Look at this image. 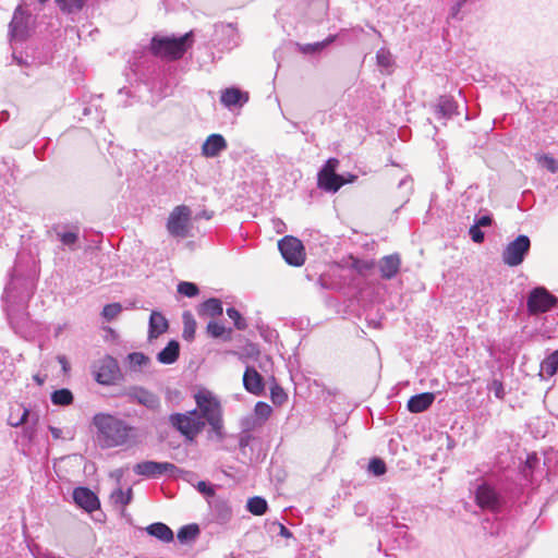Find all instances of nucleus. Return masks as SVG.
Returning a JSON list of instances; mask_svg holds the SVG:
<instances>
[{
	"label": "nucleus",
	"instance_id": "nucleus-1",
	"mask_svg": "<svg viewBox=\"0 0 558 558\" xmlns=\"http://www.w3.org/2000/svg\"><path fill=\"white\" fill-rule=\"evenodd\" d=\"M96 428V441L102 449L123 446L134 435V428L124 421L107 413H97L93 417Z\"/></svg>",
	"mask_w": 558,
	"mask_h": 558
},
{
	"label": "nucleus",
	"instance_id": "nucleus-2",
	"mask_svg": "<svg viewBox=\"0 0 558 558\" xmlns=\"http://www.w3.org/2000/svg\"><path fill=\"white\" fill-rule=\"evenodd\" d=\"M197 414L209 425V437L218 441L225 438L222 407L219 399L208 389L202 388L194 395Z\"/></svg>",
	"mask_w": 558,
	"mask_h": 558
},
{
	"label": "nucleus",
	"instance_id": "nucleus-3",
	"mask_svg": "<svg viewBox=\"0 0 558 558\" xmlns=\"http://www.w3.org/2000/svg\"><path fill=\"white\" fill-rule=\"evenodd\" d=\"M194 43V31L183 35H155L150 40V51L154 56L175 61L181 59L192 48Z\"/></svg>",
	"mask_w": 558,
	"mask_h": 558
},
{
	"label": "nucleus",
	"instance_id": "nucleus-4",
	"mask_svg": "<svg viewBox=\"0 0 558 558\" xmlns=\"http://www.w3.org/2000/svg\"><path fill=\"white\" fill-rule=\"evenodd\" d=\"M169 423L189 442L194 441L196 436L205 428V421L198 417L197 409L185 413H171Z\"/></svg>",
	"mask_w": 558,
	"mask_h": 558
},
{
	"label": "nucleus",
	"instance_id": "nucleus-5",
	"mask_svg": "<svg viewBox=\"0 0 558 558\" xmlns=\"http://www.w3.org/2000/svg\"><path fill=\"white\" fill-rule=\"evenodd\" d=\"M475 502L481 509L488 510L495 515L502 514L508 508L505 496L486 482L476 487Z\"/></svg>",
	"mask_w": 558,
	"mask_h": 558
},
{
	"label": "nucleus",
	"instance_id": "nucleus-6",
	"mask_svg": "<svg viewBox=\"0 0 558 558\" xmlns=\"http://www.w3.org/2000/svg\"><path fill=\"white\" fill-rule=\"evenodd\" d=\"M557 306L558 298L543 286L531 289L526 296V311L532 316L547 313Z\"/></svg>",
	"mask_w": 558,
	"mask_h": 558
},
{
	"label": "nucleus",
	"instance_id": "nucleus-7",
	"mask_svg": "<svg viewBox=\"0 0 558 558\" xmlns=\"http://www.w3.org/2000/svg\"><path fill=\"white\" fill-rule=\"evenodd\" d=\"M531 250V239L526 234H519L510 241L501 253V259L509 267L521 265Z\"/></svg>",
	"mask_w": 558,
	"mask_h": 558
},
{
	"label": "nucleus",
	"instance_id": "nucleus-8",
	"mask_svg": "<svg viewBox=\"0 0 558 558\" xmlns=\"http://www.w3.org/2000/svg\"><path fill=\"white\" fill-rule=\"evenodd\" d=\"M278 250L290 266L300 267L305 262V247L302 241L293 235H286L279 240Z\"/></svg>",
	"mask_w": 558,
	"mask_h": 558
},
{
	"label": "nucleus",
	"instance_id": "nucleus-9",
	"mask_svg": "<svg viewBox=\"0 0 558 558\" xmlns=\"http://www.w3.org/2000/svg\"><path fill=\"white\" fill-rule=\"evenodd\" d=\"M191 209L185 205L177 206L169 215L167 230L173 238L184 239L189 235Z\"/></svg>",
	"mask_w": 558,
	"mask_h": 558
},
{
	"label": "nucleus",
	"instance_id": "nucleus-10",
	"mask_svg": "<svg viewBox=\"0 0 558 558\" xmlns=\"http://www.w3.org/2000/svg\"><path fill=\"white\" fill-rule=\"evenodd\" d=\"M210 43L220 51L232 50L239 45L238 31L232 24H216Z\"/></svg>",
	"mask_w": 558,
	"mask_h": 558
},
{
	"label": "nucleus",
	"instance_id": "nucleus-11",
	"mask_svg": "<svg viewBox=\"0 0 558 558\" xmlns=\"http://www.w3.org/2000/svg\"><path fill=\"white\" fill-rule=\"evenodd\" d=\"M29 20L31 14L23 10L22 5H19L15 9L12 21L9 25V35L11 39L23 40L27 37L29 32Z\"/></svg>",
	"mask_w": 558,
	"mask_h": 558
},
{
	"label": "nucleus",
	"instance_id": "nucleus-12",
	"mask_svg": "<svg viewBox=\"0 0 558 558\" xmlns=\"http://www.w3.org/2000/svg\"><path fill=\"white\" fill-rule=\"evenodd\" d=\"M95 379L101 385L112 384L119 376L117 361L107 356L99 361L94 371Z\"/></svg>",
	"mask_w": 558,
	"mask_h": 558
},
{
	"label": "nucleus",
	"instance_id": "nucleus-13",
	"mask_svg": "<svg viewBox=\"0 0 558 558\" xmlns=\"http://www.w3.org/2000/svg\"><path fill=\"white\" fill-rule=\"evenodd\" d=\"M175 471L177 466L171 462L142 461V477L155 480L163 476L172 477Z\"/></svg>",
	"mask_w": 558,
	"mask_h": 558
},
{
	"label": "nucleus",
	"instance_id": "nucleus-14",
	"mask_svg": "<svg viewBox=\"0 0 558 558\" xmlns=\"http://www.w3.org/2000/svg\"><path fill=\"white\" fill-rule=\"evenodd\" d=\"M169 329V320L157 310H153L148 318L147 341L153 343Z\"/></svg>",
	"mask_w": 558,
	"mask_h": 558
},
{
	"label": "nucleus",
	"instance_id": "nucleus-15",
	"mask_svg": "<svg viewBox=\"0 0 558 558\" xmlns=\"http://www.w3.org/2000/svg\"><path fill=\"white\" fill-rule=\"evenodd\" d=\"M74 502L86 512H93L100 506L99 499L94 492L87 487H76L73 490Z\"/></svg>",
	"mask_w": 558,
	"mask_h": 558
},
{
	"label": "nucleus",
	"instance_id": "nucleus-16",
	"mask_svg": "<svg viewBox=\"0 0 558 558\" xmlns=\"http://www.w3.org/2000/svg\"><path fill=\"white\" fill-rule=\"evenodd\" d=\"M248 101V94L235 86L221 90L220 102L228 109L241 108Z\"/></svg>",
	"mask_w": 558,
	"mask_h": 558
},
{
	"label": "nucleus",
	"instance_id": "nucleus-17",
	"mask_svg": "<svg viewBox=\"0 0 558 558\" xmlns=\"http://www.w3.org/2000/svg\"><path fill=\"white\" fill-rule=\"evenodd\" d=\"M243 386L252 395L259 396L265 390L263 376L253 366H246L243 374Z\"/></svg>",
	"mask_w": 558,
	"mask_h": 558
},
{
	"label": "nucleus",
	"instance_id": "nucleus-18",
	"mask_svg": "<svg viewBox=\"0 0 558 558\" xmlns=\"http://www.w3.org/2000/svg\"><path fill=\"white\" fill-rule=\"evenodd\" d=\"M401 267V258L398 253L386 255L378 260L380 277L385 280L393 279Z\"/></svg>",
	"mask_w": 558,
	"mask_h": 558
},
{
	"label": "nucleus",
	"instance_id": "nucleus-19",
	"mask_svg": "<svg viewBox=\"0 0 558 558\" xmlns=\"http://www.w3.org/2000/svg\"><path fill=\"white\" fill-rule=\"evenodd\" d=\"M227 146V141L221 134H210L202 145V155L206 158H215L219 156Z\"/></svg>",
	"mask_w": 558,
	"mask_h": 558
},
{
	"label": "nucleus",
	"instance_id": "nucleus-20",
	"mask_svg": "<svg viewBox=\"0 0 558 558\" xmlns=\"http://www.w3.org/2000/svg\"><path fill=\"white\" fill-rule=\"evenodd\" d=\"M386 524H391L395 529H397L395 541L398 543V548H414L416 547V542L412 535L408 532L402 531V529H407L405 524L399 523L396 515H390L387 518Z\"/></svg>",
	"mask_w": 558,
	"mask_h": 558
},
{
	"label": "nucleus",
	"instance_id": "nucleus-21",
	"mask_svg": "<svg viewBox=\"0 0 558 558\" xmlns=\"http://www.w3.org/2000/svg\"><path fill=\"white\" fill-rule=\"evenodd\" d=\"M434 392H422L410 397L407 403V409L410 413H422L430 408L435 401Z\"/></svg>",
	"mask_w": 558,
	"mask_h": 558
},
{
	"label": "nucleus",
	"instance_id": "nucleus-22",
	"mask_svg": "<svg viewBox=\"0 0 558 558\" xmlns=\"http://www.w3.org/2000/svg\"><path fill=\"white\" fill-rule=\"evenodd\" d=\"M180 351V342L177 339H171L168 341L166 347L157 353L156 360L160 364L172 365L179 360Z\"/></svg>",
	"mask_w": 558,
	"mask_h": 558
},
{
	"label": "nucleus",
	"instance_id": "nucleus-23",
	"mask_svg": "<svg viewBox=\"0 0 558 558\" xmlns=\"http://www.w3.org/2000/svg\"><path fill=\"white\" fill-rule=\"evenodd\" d=\"M435 112L438 118L451 119L458 114V104L452 96L442 95L435 105Z\"/></svg>",
	"mask_w": 558,
	"mask_h": 558
},
{
	"label": "nucleus",
	"instance_id": "nucleus-24",
	"mask_svg": "<svg viewBox=\"0 0 558 558\" xmlns=\"http://www.w3.org/2000/svg\"><path fill=\"white\" fill-rule=\"evenodd\" d=\"M345 184L344 174H323L317 177V186L328 193L338 192Z\"/></svg>",
	"mask_w": 558,
	"mask_h": 558
},
{
	"label": "nucleus",
	"instance_id": "nucleus-25",
	"mask_svg": "<svg viewBox=\"0 0 558 558\" xmlns=\"http://www.w3.org/2000/svg\"><path fill=\"white\" fill-rule=\"evenodd\" d=\"M376 64L384 75H391L395 71L396 61L389 49L381 47L376 52Z\"/></svg>",
	"mask_w": 558,
	"mask_h": 558
},
{
	"label": "nucleus",
	"instance_id": "nucleus-26",
	"mask_svg": "<svg viewBox=\"0 0 558 558\" xmlns=\"http://www.w3.org/2000/svg\"><path fill=\"white\" fill-rule=\"evenodd\" d=\"M146 533L161 542L170 543L174 538L173 531L163 522H155L145 527Z\"/></svg>",
	"mask_w": 558,
	"mask_h": 558
},
{
	"label": "nucleus",
	"instance_id": "nucleus-27",
	"mask_svg": "<svg viewBox=\"0 0 558 558\" xmlns=\"http://www.w3.org/2000/svg\"><path fill=\"white\" fill-rule=\"evenodd\" d=\"M222 302L217 298H209L197 306V314L201 317L210 316L218 317L222 315Z\"/></svg>",
	"mask_w": 558,
	"mask_h": 558
},
{
	"label": "nucleus",
	"instance_id": "nucleus-28",
	"mask_svg": "<svg viewBox=\"0 0 558 558\" xmlns=\"http://www.w3.org/2000/svg\"><path fill=\"white\" fill-rule=\"evenodd\" d=\"M214 520L219 524H226L232 517V509L225 500H215L211 505Z\"/></svg>",
	"mask_w": 558,
	"mask_h": 558
},
{
	"label": "nucleus",
	"instance_id": "nucleus-29",
	"mask_svg": "<svg viewBox=\"0 0 558 558\" xmlns=\"http://www.w3.org/2000/svg\"><path fill=\"white\" fill-rule=\"evenodd\" d=\"M207 333L214 339L230 341L232 338V328L226 327L216 320H209L206 327Z\"/></svg>",
	"mask_w": 558,
	"mask_h": 558
},
{
	"label": "nucleus",
	"instance_id": "nucleus-30",
	"mask_svg": "<svg viewBox=\"0 0 558 558\" xmlns=\"http://www.w3.org/2000/svg\"><path fill=\"white\" fill-rule=\"evenodd\" d=\"M201 529L196 523H190L181 526L177 533L178 541L181 544H190L197 538Z\"/></svg>",
	"mask_w": 558,
	"mask_h": 558
},
{
	"label": "nucleus",
	"instance_id": "nucleus-31",
	"mask_svg": "<svg viewBox=\"0 0 558 558\" xmlns=\"http://www.w3.org/2000/svg\"><path fill=\"white\" fill-rule=\"evenodd\" d=\"M336 35H329L322 41H316L312 44H299V50L304 54H315L323 51L326 47L332 44L336 40Z\"/></svg>",
	"mask_w": 558,
	"mask_h": 558
},
{
	"label": "nucleus",
	"instance_id": "nucleus-32",
	"mask_svg": "<svg viewBox=\"0 0 558 558\" xmlns=\"http://www.w3.org/2000/svg\"><path fill=\"white\" fill-rule=\"evenodd\" d=\"M183 331L182 338L185 341H193L196 332V320L190 311H184L182 314Z\"/></svg>",
	"mask_w": 558,
	"mask_h": 558
},
{
	"label": "nucleus",
	"instance_id": "nucleus-33",
	"mask_svg": "<svg viewBox=\"0 0 558 558\" xmlns=\"http://www.w3.org/2000/svg\"><path fill=\"white\" fill-rule=\"evenodd\" d=\"M246 509L254 515H263L268 510V502L264 497L254 496L247 499Z\"/></svg>",
	"mask_w": 558,
	"mask_h": 558
},
{
	"label": "nucleus",
	"instance_id": "nucleus-34",
	"mask_svg": "<svg viewBox=\"0 0 558 558\" xmlns=\"http://www.w3.org/2000/svg\"><path fill=\"white\" fill-rule=\"evenodd\" d=\"M541 369L551 377L558 372V349L548 354L541 363Z\"/></svg>",
	"mask_w": 558,
	"mask_h": 558
},
{
	"label": "nucleus",
	"instance_id": "nucleus-35",
	"mask_svg": "<svg viewBox=\"0 0 558 558\" xmlns=\"http://www.w3.org/2000/svg\"><path fill=\"white\" fill-rule=\"evenodd\" d=\"M73 393L66 388L54 390L51 393V402L54 405H70L73 402Z\"/></svg>",
	"mask_w": 558,
	"mask_h": 558
},
{
	"label": "nucleus",
	"instance_id": "nucleus-36",
	"mask_svg": "<svg viewBox=\"0 0 558 558\" xmlns=\"http://www.w3.org/2000/svg\"><path fill=\"white\" fill-rule=\"evenodd\" d=\"M19 281L20 280L16 279L15 277H12L11 281L4 288V295H3V298L8 302H15L17 299L23 300L25 298H28V295H29L28 292L26 294L17 292L16 284H17Z\"/></svg>",
	"mask_w": 558,
	"mask_h": 558
},
{
	"label": "nucleus",
	"instance_id": "nucleus-37",
	"mask_svg": "<svg viewBox=\"0 0 558 558\" xmlns=\"http://www.w3.org/2000/svg\"><path fill=\"white\" fill-rule=\"evenodd\" d=\"M350 268L355 270L359 275H365L375 266V262L373 259H362L353 256H350Z\"/></svg>",
	"mask_w": 558,
	"mask_h": 558
},
{
	"label": "nucleus",
	"instance_id": "nucleus-38",
	"mask_svg": "<svg viewBox=\"0 0 558 558\" xmlns=\"http://www.w3.org/2000/svg\"><path fill=\"white\" fill-rule=\"evenodd\" d=\"M271 412L272 409L268 403L258 401L254 407L253 416L256 418V421H258V424L260 425L270 416Z\"/></svg>",
	"mask_w": 558,
	"mask_h": 558
},
{
	"label": "nucleus",
	"instance_id": "nucleus-39",
	"mask_svg": "<svg viewBox=\"0 0 558 558\" xmlns=\"http://www.w3.org/2000/svg\"><path fill=\"white\" fill-rule=\"evenodd\" d=\"M177 291L186 298H195L199 294L198 286L191 281H180L177 286Z\"/></svg>",
	"mask_w": 558,
	"mask_h": 558
},
{
	"label": "nucleus",
	"instance_id": "nucleus-40",
	"mask_svg": "<svg viewBox=\"0 0 558 558\" xmlns=\"http://www.w3.org/2000/svg\"><path fill=\"white\" fill-rule=\"evenodd\" d=\"M226 313L230 319L233 320V325L238 330H245L247 328V323L242 314L235 307H228Z\"/></svg>",
	"mask_w": 558,
	"mask_h": 558
},
{
	"label": "nucleus",
	"instance_id": "nucleus-41",
	"mask_svg": "<svg viewBox=\"0 0 558 558\" xmlns=\"http://www.w3.org/2000/svg\"><path fill=\"white\" fill-rule=\"evenodd\" d=\"M536 161L539 166L547 169L550 173L558 172V161L548 154H542L536 156Z\"/></svg>",
	"mask_w": 558,
	"mask_h": 558
},
{
	"label": "nucleus",
	"instance_id": "nucleus-42",
	"mask_svg": "<svg viewBox=\"0 0 558 558\" xmlns=\"http://www.w3.org/2000/svg\"><path fill=\"white\" fill-rule=\"evenodd\" d=\"M368 471L375 476H381L387 472V465L381 458L374 457L368 462Z\"/></svg>",
	"mask_w": 558,
	"mask_h": 558
},
{
	"label": "nucleus",
	"instance_id": "nucleus-43",
	"mask_svg": "<svg viewBox=\"0 0 558 558\" xmlns=\"http://www.w3.org/2000/svg\"><path fill=\"white\" fill-rule=\"evenodd\" d=\"M132 497V490L129 488L126 492L122 489H116L111 493V500L116 505L125 506L130 502Z\"/></svg>",
	"mask_w": 558,
	"mask_h": 558
},
{
	"label": "nucleus",
	"instance_id": "nucleus-44",
	"mask_svg": "<svg viewBox=\"0 0 558 558\" xmlns=\"http://www.w3.org/2000/svg\"><path fill=\"white\" fill-rule=\"evenodd\" d=\"M56 1L63 11L71 13L74 11H80L84 7L86 0H56Z\"/></svg>",
	"mask_w": 558,
	"mask_h": 558
},
{
	"label": "nucleus",
	"instance_id": "nucleus-45",
	"mask_svg": "<svg viewBox=\"0 0 558 558\" xmlns=\"http://www.w3.org/2000/svg\"><path fill=\"white\" fill-rule=\"evenodd\" d=\"M129 69L130 72L125 73L126 80L130 83L131 86L138 85L140 84V75H138V64L136 62V57L134 56V61L132 62L129 60Z\"/></svg>",
	"mask_w": 558,
	"mask_h": 558
},
{
	"label": "nucleus",
	"instance_id": "nucleus-46",
	"mask_svg": "<svg viewBox=\"0 0 558 558\" xmlns=\"http://www.w3.org/2000/svg\"><path fill=\"white\" fill-rule=\"evenodd\" d=\"M488 391L493 392L494 396L502 400L506 396L504 383L500 379L494 378L487 386Z\"/></svg>",
	"mask_w": 558,
	"mask_h": 558
},
{
	"label": "nucleus",
	"instance_id": "nucleus-47",
	"mask_svg": "<svg viewBox=\"0 0 558 558\" xmlns=\"http://www.w3.org/2000/svg\"><path fill=\"white\" fill-rule=\"evenodd\" d=\"M339 166V160L337 158H329L326 160L324 166L319 169L317 177H323V174H337V168Z\"/></svg>",
	"mask_w": 558,
	"mask_h": 558
},
{
	"label": "nucleus",
	"instance_id": "nucleus-48",
	"mask_svg": "<svg viewBox=\"0 0 558 558\" xmlns=\"http://www.w3.org/2000/svg\"><path fill=\"white\" fill-rule=\"evenodd\" d=\"M121 310L122 307L119 303L108 304L104 307L101 315L106 320L110 322L119 315Z\"/></svg>",
	"mask_w": 558,
	"mask_h": 558
},
{
	"label": "nucleus",
	"instance_id": "nucleus-49",
	"mask_svg": "<svg viewBox=\"0 0 558 558\" xmlns=\"http://www.w3.org/2000/svg\"><path fill=\"white\" fill-rule=\"evenodd\" d=\"M159 404H160V401L155 395H153L149 391L142 388V405H145L150 409H155V408L159 407Z\"/></svg>",
	"mask_w": 558,
	"mask_h": 558
},
{
	"label": "nucleus",
	"instance_id": "nucleus-50",
	"mask_svg": "<svg viewBox=\"0 0 558 558\" xmlns=\"http://www.w3.org/2000/svg\"><path fill=\"white\" fill-rule=\"evenodd\" d=\"M270 398L274 403L282 404L287 400L288 396L282 387L275 385L270 388Z\"/></svg>",
	"mask_w": 558,
	"mask_h": 558
},
{
	"label": "nucleus",
	"instance_id": "nucleus-51",
	"mask_svg": "<svg viewBox=\"0 0 558 558\" xmlns=\"http://www.w3.org/2000/svg\"><path fill=\"white\" fill-rule=\"evenodd\" d=\"M269 530L276 532L278 535L284 538H292L293 533L282 523L275 521L270 524Z\"/></svg>",
	"mask_w": 558,
	"mask_h": 558
},
{
	"label": "nucleus",
	"instance_id": "nucleus-52",
	"mask_svg": "<svg viewBox=\"0 0 558 558\" xmlns=\"http://www.w3.org/2000/svg\"><path fill=\"white\" fill-rule=\"evenodd\" d=\"M58 238L64 245L71 247L76 243L78 234L73 231L59 232Z\"/></svg>",
	"mask_w": 558,
	"mask_h": 558
},
{
	"label": "nucleus",
	"instance_id": "nucleus-53",
	"mask_svg": "<svg viewBox=\"0 0 558 558\" xmlns=\"http://www.w3.org/2000/svg\"><path fill=\"white\" fill-rule=\"evenodd\" d=\"M196 489L205 497L215 496L214 485L207 481H199L196 485Z\"/></svg>",
	"mask_w": 558,
	"mask_h": 558
},
{
	"label": "nucleus",
	"instance_id": "nucleus-54",
	"mask_svg": "<svg viewBox=\"0 0 558 558\" xmlns=\"http://www.w3.org/2000/svg\"><path fill=\"white\" fill-rule=\"evenodd\" d=\"M469 234L472 241L475 243H482L485 239V233L481 230V227L476 226L475 223L470 227Z\"/></svg>",
	"mask_w": 558,
	"mask_h": 558
},
{
	"label": "nucleus",
	"instance_id": "nucleus-55",
	"mask_svg": "<svg viewBox=\"0 0 558 558\" xmlns=\"http://www.w3.org/2000/svg\"><path fill=\"white\" fill-rule=\"evenodd\" d=\"M398 189L404 190L407 201L409 199L410 194L413 190V180L411 177H404L402 180H400L398 184Z\"/></svg>",
	"mask_w": 558,
	"mask_h": 558
},
{
	"label": "nucleus",
	"instance_id": "nucleus-56",
	"mask_svg": "<svg viewBox=\"0 0 558 558\" xmlns=\"http://www.w3.org/2000/svg\"><path fill=\"white\" fill-rule=\"evenodd\" d=\"M256 424H258V422L253 415L242 418V432L251 433V430L255 427Z\"/></svg>",
	"mask_w": 558,
	"mask_h": 558
},
{
	"label": "nucleus",
	"instance_id": "nucleus-57",
	"mask_svg": "<svg viewBox=\"0 0 558 558\" xmlns=\"http://www.w3.org/2000/svg\"><path fill=\"white\" fill-rule=\"evenodd\" d=\"M493 223V216L485 214L475 218V225L478 227H490Z\"/></svg>",
	"mask_w": 558,
	"mask_h": 558
},
{
	"label": "nucleus",
	"instance_id": "nucleus-58",
	"mask_svg": "<svg viewBox=\"0 0 558 558\" xmlns=\"http://www.w3.org/2000/svg\"><path fill=\"white\" fill-rule=\"evenodd\" d=\"M253 438L254 437L251 433L242 432L239 438V447L243 450L245 447L250 445Z\"/></svg>",
	"mask_w": 558,
	"mask_h": 558
},
{
	"label": "nucleus",
	"instance_id": "nucleus-59",
	"mask_svg": "<svg viewBox=\"0 0 558 558\" xmlns=\"http://www.w3.org/2000/svg\"><path fill=\"white\" fill-rule=\"evenodd\" d=\"M462 8L463 7L461 4L454 2L450 8L449 17L461 21L462 16L460 15V12Z\"/></svg>",
	"mask_w": 558,
	"mask_h": 558
},
{
	"label": "nucleus",
	"instance_id": "nucleus-60",
	"mask_svg": "<svg viewBox=\"0 0 558 558\" xmlns=\"http://www.w3.org/2000/svg\"><path fill=\"white\" fill-rule=\"evenodd\" d=\"M538 461L539 459L537 458L536 453L527 454L525 460V468L532 472L533 469L537 465Z\"/></svg>",
	"mask_w": 558,
	"mask_h": 558
},
{
	"label": "nucleus",
	"instance_id": "nucleus-61",
	"mask_svg": "<svg viewBox=\"0 0 558 558\" xmlns=\"http://www.w3.org/2000/svg\"><path fill=\"white\" fill-rule=\"evenodd\" d=\"M27 416H28V410L27 409H23V413H22L21 417L17 421H13L12 415L10 416L9 424L14 426V427H17L21 424L26 422Z\"/></svg>",
	"mask_w": 558,
	"mask_h": 558
},
{
	"label": "nucleus",
	"instance_id": "nucleus-62",
	"mask_svg": "<svg viewBox=\"0 0 558 558\" xmlns=\"http://www.w3.org/2000/svg\"><path fill=\"white\" fill-rule=\"evenodd\" d=\"M58 362L60 363L63 373H68L70 369V364L68 362V359L64 355H58L57 356Z\"/></svg>",
	"mask_w": 558,
	"mask_h": 558
},
{
	"label": "nucleus",
	"instance_id": "nucleus-63",
	"mask_svg": "<svg viewBox=\"0 0 558 558\" xmlns=\"http://www.w3.org/2000/svg\"><path fill=\"white\" fill-rule=\"evenodd\" d=\"M128 357L134 366L140 365V352H133Z\"/></svg>",
	"mask_w": 558,
	"mask_h": 558
},
{
	"label": "nucleus",
	"instance_id": "nucleus-64",
	"mask_svg": "<svg viewBox=\"0 0 558 558\" xmlns=\"http://www.w3.org/2000/svg\"><path fill=\"white\" fill-rule=\"evenodd\" d=\"M49 430L54 439H59L62 437V430L54 426H49Z\"/></svg>",
	"mask_w": 558,
	"mask_h": 558
}]
</instances>
